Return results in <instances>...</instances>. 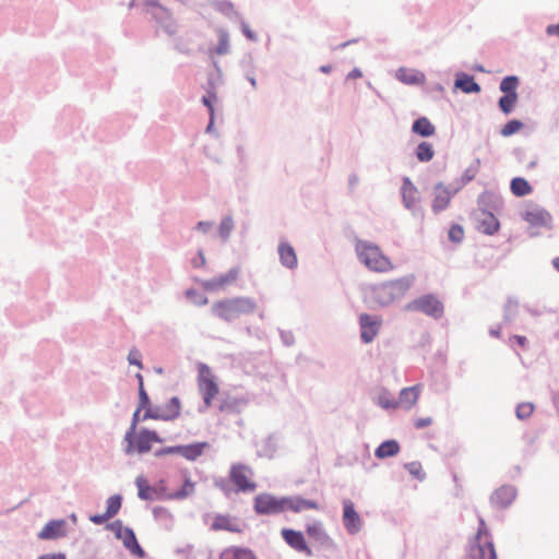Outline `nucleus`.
<instances>
[{
    "instance_id": "1",
    "label": "nucleus",
    "mask_w": 559,
    "mask_h": 559,
    "mask_svg": "<svg viewBox=\"0 0 559 559\" xmlns=\"http://www.w3.org/2000/svg\"><path fill=\"white\" fill-rule=\"evenodd\" d=\"M355 252L360 263L371 272L388 273L395 267L391 259L382 252L381 248L370 241L357 240Z\"/></svg>"
},
{
    "instance_id": "2",
    "label": "nucleus",
    "mask_w": 559,
    "mask_h": 559,
    "mask_svg": "<svg viewBox=\"0 0 559 559\" xmlns=\"http://www.w3.org/2000/svg\"><path fill=\"white\" fill-rule=\"evenodd\" d=\"M462 559H497L496 549L484 519H479L477 533L468 542Z\"/></svg>"
},
{
    "instance_id": "3",
    "label": "nucleus",
    "mask_w": 559,
    "mask_h": 559,
    "mask_svg": "<svg viewBox=\"0 0 559 559\" xmlns=\"http://www.w3.org/2000/svg\"><path fill=\"white\" fill-rule=\"evenodd\" d=\"M257 309L255 302L247 297L224 299L213 304L212 312L224 321H231L245 314L253 313Z\"/></svg>"
},
{
    "instance_id": "4",
    "label": "nucleus",
    "mask_w": 559,
    "mask_h": 559,
    "mask_svg": "<svg viewBox=\"0 0 559 559\" xmlns=\"http://www.w3.org/2000/svg\"><path fill=\"white\" fill-rule=\"evenodd\" d=\"M411 282L407 278H397L384 282L372 287L370 302L379 306H388L405 296L409 289Z\"/></svg>"
},
{
    "instance_id": "5",
    "label": "nucleus",
    "mask_w": 559,
    "mask_h": 559,
    "mask_svg": "<svg viewBox=\"0 0 559 559\" xmlns=\"http://www.w3.org/2000/svg\"><path fill=\"white\" fill-rule=\"evenodd\" d=\"M197 382L205 406L210 407L213 400L217 396L219 388L214 373L207 365L202 362L198 365Z\"/></svg>"
},
{
    "instance_id": "6",
    "label": "nucleus",
    "mask_w": 559,
    "mask_h": 559,
    "mask_svg": "<svg viewBox=\"0 0 559 559\" xmlns=\"http://www.w3.org/2000/svg\"><path fill=\"white\" fill-rule=\"evenodd\" d=\"M229 479L238 491L252 492L257 488V484L253 480V471L246 464H233L229 469Z\"/></svg>"
},
{
    "instance_id": "7",
    "label": "nucleus",
    "mask_w": 559,
    "mask_h": 559,
    "mask_svg": "<svg viewBox=\"0 0 559 559\" xmlns=\"http://www.w3.org/2000/svg\"><path fill=\"white\" fill-rule=\"evenodd\" d=\"M521 216L532 228L551 229L554 225L551 214L536 204L527 205L521 213Z\"/></svg>"
},
{
    "instance_id": "8",
    "label": "nucleus",
    "mask_w": 559,
    "mask_h": 559,
    "mask_svg": "<svg viewBox=\"0 0 559 559\" xmlns=\"http://www.w3.org/2000/svg\"><path fill=\"white\" fill-rule=\"evenodd\" d=\"M254 511L258 514H277L286 511V498L261 493L254 498Z\"/></svg>"
},
{
    "instance_id": "9",
    "label": "nucleus",
    "mask_w": 559,
    "mask_h": 559,
    "mask_svg": "<svg viewBox=\"0 0 559 559\" xmlns=\"http://www.w3.org/2000/svg\"><path fill=\"white\" fill-rule=\"evenodd\" d=\"M407 309L420 311L432 318H440L444 311L442 302L432 295H426L415 299L407 306Z\"/></svg>"
},
{
    "instance_id": "10",
    "label": "nucleus",
    "mask_w": 559,
    "mask_h": 559,
    "mask_svg": "<svg viewBox=\"0 0 559 559\" xmlns=\"http://www.w3.org/2000/svg\"><path fill=\"white\" fill-rule=\"evenodd\" d=\"M110 530L115 533L116 537L122 542L124 547L129 549L133 555L139 557L144 556V550L139 545L134 532L131 528L124 527L120 521H116L110 524Z\"/></svg>"
},
{
    "instance_id": "11",
    "label": "nucleus",
    "mask_w": 559,
    "mask_h": 559,
    "mask_svg": "<svg viewBox=\"0 0 559 559\" xmlns=\"http://www.w3.org/2000/svg\"><path fill=\"white\" fill-rule=\"evenodd\" d=\"M459 188L445 186L442 182L437 183L432 189L431 209L439 213L449 207L452 198L457 193Z\"/></svg>"
},
{
    "instance_id": "12",
    "label": "nucleus",
    "mask_w": 559,
    "mask_h": 559,
    "mask_svg": "<svg viewBox=\"0 0 559 559\" xmlns=\"http://www.w3.org/2000/svg\"><path fill=\"white\" fill-rule=\"evenodd\" d=\"M359 325L361 331V340L364 343H371L378 335L382 319L380 316H370L368 313H361L359 316Z\"/></svg>"
},
{
    "instance_id": "13",
    "label": "nucleus",
    "mask_w": 559,
    "mask_h": 559,
    "mask_svg": "<svg viewBox=\"0 0 559 559\" xmlns=\"http://www.w3.org/2000/svg\"><path fill=\"white\" fill-rule=\"evenodd\" d=\"M133 448L139 453H146L151 451L153 443H162L164 440L159 438L156 431L142 429L139 432L134 431Z\"/></svg>"
},
{
    "instance_id": "14",
    "label": "nucleus",
    "mask_w": 559,
    "mask_h": 559,
    "mask_svg": "<svg viewBox=\"0 0 559 559\" xmlns=\"http://www.w3.org/2000/svg\"><path fill=\"white\" fill-rule=\"evenodd\" d=\"M281 535L286 544L294 550L302 552L308 557L312 556V550L308 546L301 532L292 528H283Z\"/></svg>"
},
{
    "instance_id": "15",
    "label": "nucleus",
    "mask_w": 559,
    "mask_h": 559,
    "mask_svg": "<svg viewBox=\"0 0 559 559\" xmlns=\"http://www.w3.org/2000/svg\"><path fill=\"white\" fill-rule=\"evenodd\" d=\"M343 524L349 534H356L361 530V519L355 510V506L350 500L343 502Z\"/></svg>"
},
{
    "instance_id": "16",
    "label": "nucleus",
    "mask_w": 559,
    "mask_h": 559,
    "mask_svg": "<svg viewBox=\"0 0 559 559\" xmlns=\"http://www.w3.org/2000/svg\"><path fill=\"white\" fill-rule=\"evenodd\" d=\"M181 411V404L178 397H173L166 405L164 414H158L152 409H147L144 413L143 419H162V420H174L179 417Z\"/></svg>"
},
{
    "instance_id": "17",
    "label": "nucleus",
    "mask_w": 559,
    "mask_h": 559,
    "mask_svg": "<svg viewBox=\"0 0 559 559\" xmlns=\"http://www.w3.org/2000/svg\"><path fill=\"white\" fill-rule=\"evenodd\" d=\"M516 492L512 486H501L490 497L491 504L502 509L509 507L515 499Z\"/></svg>"
},
{
    "instance_id": "18",
    "label": "nucleus",
    "mask_w": 559,
    "mask_h": 559,
    "mask_svg": "<svg viewBox=\"0 0 559 559\" xmlns=\"http://www.w3.org/2000/svg\"><path fill=\"white\" fill-rule=\"evenodd\" d=\"M211 530L233 533H240L242 531L240 524L234 518L226 514L214 515L211 522Z\"/></svg>"
},
{
    "instance_id": "19",
    "label": "nucleus",
    "mask_w": 559,
    "mask_h": 559,
    "mask_svg": "<svg viewBox=\"0 0 559 559\" xmlns=\"http://www.w3.org/2000/svg\"><path fill=\"white\" fill-rule=\"evenodd\" d=\"M66 521L53 520L48 522L38 533L40 539H56L66 535Z\"/></svg>"
},
{
    "instance_id": "20",
    "label": "nucleus",
    "mask_w": 559,
    "mask_h": 559,
    "mask_svg": "<svg viewBox=\"0 0 559 559\" xmlns=\"http://www.w3.org/2000/svg\"><path fill=\"white\" fill-rule=\"evenodd\" d=\"M403 203L407 209H414L419 202V193L409 178H404L402 186Z\"/></svg>"
},
{
    "instance_id": "21",
    "label": "nucleus",
    "mask_w": 559,
    "mask_h": 559,
    "mask_svg": "<svg viewBox=\"0 0 559 559\" xmlns=\"http://www.w3.org/2000/svg\"><path fill=\"white\" fill-rule=\"evenodd\" d=\"M307 535L314 542L321 545H330L332 543L331 537L323 528L321 522H313L306 526Z\"/></svg>"
},
{
    "instance_id": "22",
    "label": "nucleus",
    "mask_w": 559,
    "mask_h": 559,
    "mask_svg": "<svg viewBox=\"0 0 559 559\" xmlns=\"http://www.w3.org/2000/svg\"><path fill=\"white\" fill-rule=\"evenodd\" d=\"M421 385L416 384L414 386L404 388L400 393V399L397 401L399 405H402L406 408L413 407L420 395Z\"/></svg>"
},
{
    "instance_id": "23",
    "label": "nucleus",
    "mask_w": 559,
    "mask_h": 559,
    "mask_svg": "<svg viewBox=\"0 0 559 559\" xmlns=\"http://www.w3.org/2000/svg\"><path fill=\"white\" fill-rule=\"evenodd\" d=\"M278 254L284 266L288 269H294L297 266V255L295 249L289 243L281 242L278 245Z\"/></svg>"
},
{
    "instance_id": "24",
    "label": "nucleus",
    "mask_w": 559,
    "mask_h": 559,
    "mask_svg": "<svg viewBox=\"0 0 559 559\" xmlns=\"http://www.w3.org/2000/svg\"><path fill=\"white\" fill-rule=\"evenodd\" d=\"M308 509L319 510L320 506L316 501L307 500L301 497L286 498V510L301 512Z\"/></svg>"
},
{
    "instance_id": "25",
    "label": "nucleus",
    "mask_w": 559,
    "mask_h": 559,
    "mask_svg": "<svg viewBox=\"0 0 559 559\" xmlns=\"http://www.w3.org/2000/svg\"><path fill=\"white\" fill-rule=\"evenodd\" d=\"M207 445L209 444L206 442H195L188 445H179V455L189 461H194L203 454Z\"/></svg>"
},
{
    "instance_id": "26",
    "label": "nucleus",
    "mask_w": 559,
    "mask_h": 559,
    "mask_svg": "<svg viewBox=\"0 0 559 559\" xmlns=\"http://www.w3.org/2000/svg\"><path fill=\"white\" fill-rule=\"evenodd\" d=\"M500 228L497 217L489 212H483V218L479 219L478 229L486 235H493Z\"/></svg>"
},
{
    "instance_id": "27",
    "label": "nucleus",
    "mask_w": 559,
    "mask_h": 559,
    "mask_svg": "<svg viewBox=\"0 0 559 559\" xmlns=\"http://www.w3.org/2000/svg\"><path fill=\"white\" fill-rule=\"evenodd\" d=\"M219 559H255V556L247 548L231 546L221 552Z\"/></svg>"
},
{
    "instance_id": "28",
    "label": "nucleus",
    "mask_w": 559,
    "mask_h": 559,
    "mask_svg": "<svg viewBox=\"0 0 559 559\" xmlns=\"http://www.w3.org/2000/svg\"><path fill=\"white\" fill-rule=\"evenodd\" d=\"M397 79L406 84H420L425 81L424 73L409 69H400L396 73Z\"/></svg>"
},
{
    "instance_id": "29",
    "label": "nucleus",
    "mask_w": 559,
    "mask_h": 559,
    "mask_svg": "<svg viewBox=\"0 0 559 559\" xmlns=\"http://www.w3.org/2000/svg\"><path fill=\"white\" fill-rule=\"evenodd\" d=\"M455 87L462 90L464 93L480 92V86L475 82L473 76L467 74H462L456 79Z\"/></svg>"
},
{
    "instance_id": "30",
    "label": "nucleus",
    "mask_w": 559,
    "mask_h": 559,
    "mask_svg": "<svg viewBox=\"0 0 559 559\" xmlns=\"http://www.w3.org/2000/svg\"><path fill=\"white\" fill-rule=\"evenodd\" d=\"M413 132L421 136H431L436 132L433 124L426 118L421 117L417 119L412 127Z\"/></svg>"
},
{
    "instance_id": "31",
    "label": "nucleus",
    "mask_w": 559,
    "mask_h": 559,
    "mask_svg": "<svg viewBox=\"0 0 559 559\" xmlns=\"http://www.w3.org/2000/svg\"><path fill=\"white\" fill-rule=\"evenodd\" d=\"M400 445L395 440L382 442L376 450V456L379 459L390 457L397 454Z\"/></svg>"
},
{
    "instance_id": "32",
    "label": "nucleus",
    "mask_w": 559,
    "mask_h": 559,
    "mask_svg": "<svg viewBox=\"0 0 559 559\" xmlns=\"http://www.w3.org/2000/svg\"><path fill=\"white\" fill-rule=\"evenodd\" d=\"M510 189L516 197H524L532 192L528 181L522 177H515L511 180Z\"/></svg>"
},
{
    "instance_id": "33",
    "label": "nucleus",
    "mask_w": 559,
    "mask_h": 559,
    "mask_svg": "<svg viewBox=\"0 0 559 559\" xmlns=\"http://www.w3.org/2000/svg\"><path fill=\"white\" fill-rule=\"evenodd\" d=\"M142 409L141 408H136L133 416H132V421H131V426H130V429L128 430V432L126 433V441H127V448H126V452L128 454H132L134 452V448H133V435H134V431L136 429V426H138V423L140 420V412Z\"/></svg>"
},
{
    "instance_id": "34",
    "label": "nucleus",
    "mask_w": 559,
    "mask_h": 559,
    "mask_svg": "<svg viewBox=\"0 0 559 559\" xmlns=\"http://www.w3.org/2000/svg\"><path fill=\"white\" fill-rule=\"evenodd\" d=\"M138 487V495L143 500L153 498L154 489L150 486L148 481L143 476H138L135 480Z\"/></svg>"
},
{
    "instance_id": "35",
    "label": "nucleus",
    "mask_w": 559,
    "mask_h": 559,
    "mask_svg": "<svg viewBox=\"0 0 559 559\" xmlns=\"http://www.w3.org/2000/svg\"><path fill=\"white\" fill-rule=\"evenodd\" d=\"M518 93L506 94L504 96H502L499 99V107L502 110V112L507 115L510 114L513 110L518 102Z\"/></svg>"
},
{
    "instance_id": "36",
    "label": "nucleus",
    "mask_w": 559,
    "mask_h": 559,
    "mask_svg": "<svg viewBox=\"0 0 559 559\" xmlns=\"http://www.w3.org/2000/svg\"><path fill=\"white\" fill-rule=\"evenodd\" d=\"M136 378L139 380V406L138 407L141 409H145V412H146L147 409H151V402H150L148 395L144 389L142 374L138 373Z\"/></svg>"
},
{
    "instance_id": "37",
    "label": "nucleus",
    "mask_w": 559,
    "mask_h": 559,
    "mask_svg": "<svg viewBox=\"0 0 559 559\" xmlns=\"http://www.w3.org/2000/svg\"><path fill=\"white\" fill-rule=\"evenodd\" d=\"M435 155L432 145L427 142H421L417 146L416 156L420 162H429Z\"/></svg>"
},
{
    "instance_id": "38",
    "label": "nucleus",
    "mask_w": 559,
    "mask_h": 559,
    "mask_svg": "<svg viewBox=\"0 0 559 559\" xmlns=\"http://www.w3.org/2000/svg\"><path fill=\"white\" fill-rule=\"evenodd\" d=\"M519 85V80L516 76H507L500 83V90L504 94L516 93V88Z\"/></svg>"
},
{
    "instance_id": "39",
    "label": "nucleus",
    "mask_w": 559,
    "mask_h": 559,
    "mask_svg": "<svg viewBox=\"0 0 559 559\" xmlns=\"http://www.w3.org/2000/svg\"><path fill=\"white\" fill-rule=\"evenodd\" d=\"M120 508H121L120 496H111L107 500V508H106L105 512H106L107 516H109L111 519L118 513Z\"/></svg>"
},
{
    "instance_id": "40",
    "label": "nucleus",
    "mask_w": 559,
    "mask_h": 559,
    "mask_svg": "<svg viewBox=\"0 0 559 559\" xmlns=\"http://www.w3.org/2000/svg\"><path fill=\"white\" fill-rule=\"evenodd\" d=\"M523 128V123L519 120H511L507 122L501 129V134L503 136H510L516 132H519Z\"/></svg>"
},
{
    "instance_id": "41",
    "label": "nucleus",
    "mask_w": 559,
    "mask_h": 559,
    "mask_svg": "<svg viewBox=\"0 0 559 559\" xmlns=\"http://www.w3.org/2000/svg\"><path fill=\"white\" fill-rule=\"evenodd\" d=\"M464 238V228L459 224L451 225L449 229V239L452 242L460 243Z\"/></svg>"
},
{
    "instance_id": "42",
    "label": "nucleus",
    "mask_w": 559,
    "mask_h": 559,
    "mask_svg": "<svg viewBox=\"0 0 559 559\" xmlns=\"http://www.w3.org/2000/svg\"><path fill=\"white\" fill-rule=\"evenodd\" d=\"M534 412V405L530 402H524L518 405L516 416L519 419H526L531 417Z\"/></svg>"
},
{
    "instance_id": "43",
    "label": "nucleus",
    "mask_w": 559,
    "mask_h": 559,
    "mask_svg": "<svg viewBox=\"0 0 559 559\" xmlns=\"http://www.w3.org/2000/svg\"><path fill=\"white\" fill-rule=\"evenodd\" d=\"M229 50V37L225 32H221L218 36V45L215 49L217 55H225Z\"/></svg>"
},
{
    "instance_id": "44",
    "label": "nucleus",
    "mask_w": 559,
    "mask_h": 559,
    "mask_svg": "<svg viewBox=\"0 0 559 559\" xmlns=\"http://www.w3.org/2000/svg\"><path fill=\"white\" fill-rule=\"evenodd\" d=\"M405 468L408 471L411 475L415 478L423 480L425 478V472L419 462H411L405 465Z\"/></svg>"
},
{
    "instance_id": "45",
    "label": "nucleus",
    "mask_w": 559,
    "mask_h": 559,
    "mask_svg": "<svg viewBox=\"0 0 559 559\" xmlns=\"http://www.w3.org/2000/svg\"><path fill=\"white\" fill-rule=\"evenodd\" d=\"M230 281H231V278L229 276H221L218 278H214V280L205 282L204 287L207 290H214L216 288H221V287L225 286Z\"/></svg>"
},
{
    "instance_id": "46",
    "label": "nucleus",
    "mask_w": 559,
    "mask_h": 559,
    "mask_svg": "<svg viewBox=\"0 0 559 559\" xmlns=\"http://www.w3.org/2000/svg\"><path fill=\"white\" fill-rule=\"evenodd\" d=\"M234 228V222L230 217H225L219 225V234L223 238H227Z\"/></svg>"
},
{
    "instance_id": "47",
    "label": "nucleus",
    "mask_w": 559,
    "mask_h": 559,
    "mask_svg": "<svg viewBox=\"0 0 559 559\" xmlns=\"http://www.w3.org/2000/svg\"><path fill=\"white\" fill-rule=\"evenodd\" d=\"M378 404L382 407V408H395L399 406V403L397 401L393 400V399H389L388 396L385 395H380L379 399H378Z\"/></svg>"
},
{
    "instance_id": "48",
    "label": "nucleus",
    "mask_w": 559,
    "mask_h": 559,
    "mask_svg": "<svg viewBox=\"0 0 559 559\" xmlns=\"http://www.w3.org/2000/svg\"><path fill=\"white\" fill-rule=\"evenodd\" d=\"M215 100H216L215 93H211L207 96H203V98H202V103L209 108L212 118H213V115H214L213 103Z\"/></svg>"
},
{
    "instance_id": "49",
    "label": "nucleus",
    "mask_w": 559,
    "mask_h": 559,
    "mask_svg": "<svg viewBox=\"0 0 559 559\" xmlns=\"http://www.w3.org/2000/svg\"><path fill=\"white\" fill-rule=\"evenodd\" d=\"M140 358H141V354H140L139 350H136V349L130 350V353L128 355V360H129L130 364L135 365L139 368H142V364H141Z\"/></svg>"
},
{
    "instance_id": "50",
    "label": "nucleus",
    "mask_w": 559,
    "mask_h": 559,
    "mask_svg": "<svg viewBox=\"0 0 559 559\" xmlns=\"http://www.w3.org/2000/svg\"><path fill=\"white\" fill-rule=\"evenodd\" d=\"M432 424V419L430 417H425V418H418L414 421V426L417 428V429H421V428H425V427H428Z\"/></svg>"
},
{
    "instance_id": "51",
    "label": "nucleus",
    "mask_w": 559,
    "mask_h": 559,
    "mask_svg": "<svg viewBox=\"0 0 559 559\" xmlns=\"http://www.w3.org/2000/svg\"><path fill=\"white\" fill-rule=\"evenodd\" d=\"M110 518L107 516L106 512H104L103 514H95V515H92L90 518V520L94 523V524H103L105 523L106 521H108Z\"/></svg>"
},
{
    "instance_id": "52",
    "label": "nucleus",
    "mask_w": 559,
    "mask_h": 559,
    "mask_svg": "<svg viewBox=\"0 0 559 559\" xmlns=\"http://www.w3.org/2000/svg\"><path fill=\"white\" fill-rule=\"evenodd\" d=\"M158 454H179V445L165 448Z\"/></svg>"
},
{
    "instance_id": "53",
    "label": "nucleus",
    "mask_w": 559,
    "mask_h": 559,
    "mask_svg": "<svg viewBox=\"0 0 559 559\" xmlns=\"http://www.w3.org/2000/svg\"><path fill=\"white\" fill-rule=\"evenodd\" d=\"M546 33H547L548 35H550V36H551V35H556V36H558V37H559V24H555V25H549V26H547V28H546Z\"/></svg>"
},
{
    "instance_id": "54",
    "label": "nucleus",
    "mask_w": 559,
    "mask_h": 559,
    "mask_svg": "<svg viewBox=\"0 0 559 559\" xmlns=\"http://www.w3.org/2000/svg\"><path fill=\"white\" fill-rule=\"evenodd\" d=\"M511 340H514L519 346H521L522 348H524L527 344V340L525 336H521V335H514L512 336Z\"/></svg>"
},
{
    "instance_id": "55",
    "label": "nucleus",
    "mask_w": 559,
    "mask_h": 559,
    "mask_svg": "<svg viewBox=\"0 0 559 559\" xmlns=\"http://www.w3.org/2000/svg\"><path fill=\"white\" fill-rule=\"evenodd\" d=\"M38 559H66L63 554H47L40 556Z\"/></svg>"
},
{
    "instance_id": "56",
    "label": "nucleus",
    "mask_w": 559,
    "mask_h": 559,
    "mask_svg": "<svg viewBox=\"0 0 559 559\" xmlns=\"http://www.w3.org/2000/svg\"><path fill=\"white\" fill-rule=\"evenodd\" d=\"M210 227H211L210 223L200 222L198 224V229L203 230V231H206Z\"/></svg>"
},
{
    "instance_id": "57",
    "label": "nucleus",
    "mask_w": 559,
    "mask_h": 559,
    "mask_svg": "<svg viewBox=\"0 0 559 559\" xmlns=\"http://www.w3.org/2000/svg\"><path fill=\"white\" fill-rule=\"evenodd\" d=\"M243 33L245 35L249 38V39H254V35L252 34V32L247 27V26H243Z\"/></svg>"
},
{
    "instance_id": "58",
    "label": "nucleus",
    "mask_w": 559,
    "mask_h": 559,
    "mask_svg": "<svg viewBox=\"0 0 559 559\" xmlns=\"http://www.w3.org/2000/svg\"><path fill=\"white\" fill-rule=\"evenodd\" d=\"M552 265L559 272V257L552 260Z\"/></svg>"
},
{
    "instance_id": "59",
    "label": "nucleus",
    "mask_w": 559,
    "mask_h": 559,
    "mask_svg": "<svg viewBox=\"0 0 559 559\" xmlns=\"http://www.w3.org/2000/svg\"><path fill=\"white\" fill-rule=\"evenodd\" d=\"M195 302H197V304H199V305H205V304H207V298H206V297L201 296V297H200V300H198V301H195Z\"/></svg>"
},
{
    "instance_id": "60",
    "label": "nucleus",
    "mask_w": 559,
    "mask_h": 559,
    "mask_svg": "<svg viewBox=\"0 0 559 559\" xmlns=\"http://www.w3.org/2000/svg\"><path fill=\"white\" fill-rule=\"evenodd\" d=\"M330 70H331V67H330V66H323V67H321V71H322V72H324V73L330 72Z\"/></svg>"
},
{
    "instance_id": "61",
    "label": "nucleus",
    "mask_w": 559,
    "mask_h": 559,
    "mask_svg": "<svg viewBox=\"0 0 559 559\" xmlns=\"http://www.w3.org/2000/svg\"><path fill=\"white\" fill-rule=\"evenodd\" d=\"M146 3L150 5H157L156 0H146Z\"/></svg>"
},
{
    "instance_id": "62",
    "label": "nucleus",
    "mask_w": 559,
    "mask_h": 559,
    "mask_svg": "<svg viewBox=\"0 0 559 559\" xmlns=\"http://www.w3.org/2000/svg\"><path fill=\"white\" fill-rule=\"evenodd\" d=\"M225 409H228V405L224 403L221 405V411H225Z\"/></svg>"
},
{
    "instance_id": "63",
    "label": "nucleus",
    "mask_w": 559,
    "mask_h": 559,
    "mask_svg": "<svg viewBox=\"0 0 559 559\" xmlns=\"http://www.w3.org/2000/svg\"><path fill=\"white\" fill-rule=\"evenodd\" d=\"M491 333H492L495 336H497V337L500 335V332H499V331H492Z\"/></svg>"
}]
</instances>
